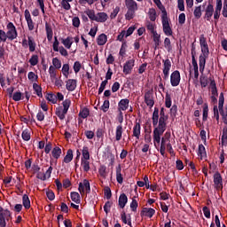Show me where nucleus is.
Listing matches in <instances>:
<instances>
[{"mask_svg": "<svg viewBox=\"0 0 227 227\" xmlns=\"http://www.w3.org/2000/svg\"><path fill=\"white\" fill-rule=\"evenodd\" d=\"M98 45H106L107 43V35L106 34H101L97 38Z\"/></svg>", "mask_w": 227, "mask_h": 227, "instance_id": "30", "label": "nucleus"}, {"mask_svg": "<svg viewBox=\"0 0 227 227\" xmlns=\"http://www.w3.org/2000/svg\"><path fill=\"white\" fill-rule=\"evenodd\" d=\"M145 102L148 107H153L155 105V101H153V95L152 94V91L148 90L145 94Z\"/></svg>", "mask_w": 227, "mask_h": 227, "instance_id": "16", "label": "nucleus"}, {"mask_svg": "<svg viewBox=\"0 0 227 227\" xmlns=\"http://www.w3.org/2000/svg\"><path fill=\"white\" fill-rule=\"evenodd\" d=\"M153 36L155 49H157V47H159V45H160V35H159L157 32H155L154 34H153Z\"/></svg>", "mask_w": 227, "mask_h": 227, "instance_id": "47", "label": "nucleus"}, {"mask_svg": "<svg viewBox=\"0 0 227 227\" xmlns=\"http://www.w3.org/2000/svg\"><path fill=\"white\" fill-rule=\"evenodd\" d=\"M200 82L201 88H207V86H208V78L203 74H201L200 77Z\"/></svg>", "mask_w": 227, "mask_h": 227, "instance_id": "40", "label": "nucleus"}, {"mask_svg": "<svg viewBox=\"0 0 227 227\" xmlns=\"http://www.w3.org/2000/svg\"><path fill=\"white\" fill-rule=\"evenodd\" d=\"M207 118H208V103H205L203 106V114H202L203 121H207Z\"/></svg>", "mask_w": 227, "mask_h": 227, "instance_id": "45", "label": "nucleus"}, {"mask_svg": "<svg viewBox=\"0 0 227 227\" xmlns=\"http://www.w3.org/2000/svg\"><path fill=\"white\" fill-rule=\"evenodd\" d=\"M141 217H153L155 215V209L152 207H144L140 213Z\"/></svg>", "mask_w": 227, "mask_h": 227, "instance_id": "17", "label": "nucleus"}, {"mask_svg": "<svg viewBox=\"0 0 227 227\" xmlns=\"http://www.w3.org/2000/svg\"><path fill=\"white\" fill-rule=\"evenodd\" d=\"M84 13L90 19V20H97V15H95V11L91 9H88L87 11L84 12Z\"/></svg>", "mask_w": 227, "mask_h": 227, "instance_id": "43", "label": "nucleus"}, {"mask_svg": "<svg viewBox=\"0 0 227 227\" xmlns=\"http://www.w3.org/2000/svg\"><path fill=\"white\" fill-rule=\"evenodd\" d=\"M111 207H113V202L109 200L106 201L103 207L104 212H106V214H109V212H111Z\"/></svg>", "mask_w": 227, "mask_h": 227, "instance_id": "58", "label": "nucleus"}, {"mask_svg": "<svg viewBox=\"0 0 227 227\" xmlns=\"http://www.w3.org/2000/svg\"><path fill=\"white\" fill-rule=\"evenodd\" d=\"M164 47L167 49L168 52L173 51V46H171V39L166 37L164 40Z\"/></svg>", "mask_w": 227, "mask_h": 227, "instance_id": "48", "label": "nucleus"}, {"mask_svg": "<svg viewBox=\"0 0 227 227\" xmlns=\"http://www.w3.org/2000/svg\"><path fill=\"white\" fill-rule=\"evenodd\" d=\"M22 203L26 210H29V208H31V200H29V196H27V194H24L22 196Z\"/></svg>", "mask_w": 227, "mask_h": 227, "instance_id": "28", "label": "nucleus"}, {"mask_svg": "<svg viewBox=\"0 0 227 227\" xmlns=\"http://www.w3.org/2000/svg\"><path fill=\"white\" fill-rule=\"evenodd\" d=\"M193 15L196 19H201V5L195 7Z\"/></svg>", "mask_w": 227, "mask_h": 227, "instance_id": "54", "label": "nucleus"}, {"mask_svg": "<svg viewBox=\"0 0 227 227\" xmlns=\"http://www.w3.org/2000/svg\"><path fill=\"white\" fill-rule=\"evenodd\" d=\"M75 88H77V80L68 79L66 83V90L67 91H75Z\"/></svg>", "mask_w": 227, "mask_h": 227, "instance_id": "19", "label": "nucleus"}, {"mask_svg": "<svg viewBox=\"0 0 227 227\" xmlns=\"http://www.w3.org/2000/svg\"><path fill=\"white\" fill-rule=\"evenodd\" d=\"M71 200L74 203L79 204V203H81V195L79 194V192H71Z\"/></svg>", "mask_w": 227, "mask_h": 227, "instance_id": "42", "label": "nucleus"}, {"mask_svg": "<svg viewBox=\"0 0 227 227\" xmlns=\"http://www.w3.org/2000/svg\"><path fill=\"white\" fill-rule=\"evenodd\" d=\"M218 109L224 125H227V106L224 107V93L221 92L218 99Z\"/></svg>", "mask_w": 227, "mask_h": 227, "instance_id": "4", "label": "nucleus"}, {"mask_svg": "<svg viewBox=\"0 0 227 227\" xmlns=\"http://www.w3.org/2000/svg\"><path fill=\"white\" fill-rule=\"evenodd\" d=\"M129 203V198L127 197V194L121 193L119 196V207L120 208H125V206Z\"/></svg>", "mask_w": 227, "mask_h": 227, "instance_id": "24", "label": "nucleus"}, {"mask_svg": "<svg viewBox=\"0 0 227 227\" xmlns=\"http://www.w3.org/2000/svg\"><path fill=\"white\" fill-rule=\"evenodd\" d=\"M61 42L66 49H71L72 43H74V42L72 41V37L70 36H67L66 39H61Z\"/></svg>", "mask_w": 227, "mask_h": 227, "instance_id": "34", "label": "nucleus"}, {"mask_svg": "<svg viewBox=\"0 0 227 227\" xmlns=\"http://www.w3.org/2000/svg\"><path fill=\"white\" fill-rule=\"evenodd\" d=\"M161 24L164 35L166 36H173V29L169 25V19L168 18V14L161 15Z\"/></svg>", "mask_w": 227, "mask_h": 227, "instance_id": "5", "label": "nucleus"}, {"mask_svg": "<svg viewBox=\"0 0 227 227\" xmlns=\"http://www.w3.org/2000/svg\"><path fill=\"white\" fill-rule=\"evenodd\" d=\"M129 104H130V100L128 98L121 99L118 104L119 111H127L129 109Z\"/></svg>", "mask_w": 227, "mask_h": 227, "instance_id": "22", "label": "nucleus"}, {"mask_svg": "<svg viewBox=\"0 0 227 227\" xmlns=\"http://www.w3.org/2000/svg\"><path fill=\"white\" fill-rule=\"evenodd\" d=\"M33 90L35 91L37 97L40 98L43 97V94L42 93V86L38 85V83H33Z\"/></svg>", "mask_w": 227, "mask_h": 227, "instance_id": "38", "label": "nucleus"}, {"mask_svg": "<svg viewBox=\"0 0 227 227\" xmlns=\"http://www.w3.org/2000/svg\"><path fill=\"white\" fill-rule=\"evenodd\" d=\"M25 20H27L28 31H33L35 29V22L31 18V12L27 9L25 10Z\"/></svg>", "mask_w": 227, "mask_h": 227, "instance_id": "14", "label": "nucleus"}, {"mask_svg": "<svg viewBox=\"0 0 227 227\" xmlns=\"http://www.w3.org/2000/svg\"><path fill=\"white\" fill-rule=\"evenodd\" d=\"M207 58L204 55H200L199 57V67H200V74H203L205 72V66L207 65Z\"/></svg>", "mask_w": 227, "mask_h": 227, "instance_id": "23", "label": "nucleus"}, {"mask_svg": "<svg viewBox=\"0 0 227 227\" xmlns=\"http://www.w3.org/2000/svg\"><path fill=\"white\" fill-rule=\"evenodd\" d=\"M213 113L216 121H219V113L221 114V112H219V106L217 105L213 106Z\"/></svg>", "mask_w": 227, "mask_h": 227, "instance_id": "60", "label": "nucleus"}, {"mask_svg": "<svg viewBox=\"0 0 227 227\" xmlns=\"http://www.w3.org/2000/svg\"><path fill=\"white\" fill-rule=\"evenodd\" d=\"M73 160L74 151H72V149H68L66 156L64 157L63 162H65V164H70V162H72Z\"/></svg>", "mask_w": 227, "mask_h": 227, "instance_id": "26", "label": "nucleus"}, {"mask_svg": "<svg viewBox=\"0 0 227 227\" xmlns=\"http://www.w3.org/2000/svg\"><path fill=\"white\" fill-rule=\"evenodd\" d=\"M96 22H106L107 20L108 16L106 12H98L96 16Z\"/></svg>", "mask_w": 227, "mask_h": 227, "instance_id": "32", "label": "nucleus"}, {"mask_svg": "<svg viewBox=\"0 0 227 227\" xmlns=\"http://www.w3.org/2000/svg\"><path fill=\"white\" fill-rule=\"evenodd\" d=\"M133 137H136V139H139L141 137V123L136 121L135 125L133 127Z\"/></svg>", "mask_w": 227, "mask_h": 227, "instance_id": "20", "label": "nucleus"}, {"mask_svg": "<svg viewBox=\"0 0 227 227\" xmlns=\"http://www.w3.org/2000/svg\"><path fill=\"white\" fill-rule=\"evenodd\" d=\"M63 106H59L56 108L55 114L59 118V120H65L67 114L68 113V109H70V106H72V100L69 98L65 99L62 102Z\"/></svg>", "mask_w": 227, "mask_h": 227, "instance_id": "3", "label": "nucleus"}, {"mask_svg": "<svg viewBox=\"0 0 227 227\" xmlns=\"http://www.w3.org/2000/svg\"><path fill=\"white\" fill-rule=\"evenodd\" d=\"M104 194L106 200H109L110 198H112L113 192H111V188H109V186L105 187Z\"/></svg>", "mask_w": 227, "mask_h": 227, "instance_id": "59", "label": "nucleus"}, {"mask_svg": "<svg viewBox=\"0 0 227 227\" xmlns=\"http://www.w3.org/2000/svg\"><path fill=\"white\" fill-rule=\"evenodd\" d=\"M52 47L54 52H59L61 56H64V58H67V56H68V51H67V49H65V47L63 46L59 47V41H58V36H54Z\"/></svg>", "mask_w": 227, "mask_h": 227, "instance_id": "8", "label": "nucleus"}, {"mask_svg": "<svg viewBox=\"0 0 227 227\" xmlns=\"http://www.w3.org/2000/svg\"><path fill=\"white\" fill-rule=\"evenodd\" d=\"M212 15H214V5L212 4H208L206 8L205 19L210 22V19H212Z\"/></svg>", "mask_w": 227, "mask_h": 227, "instance_id": "21", "label": "nucleus"}, {"mask_svg": "<svg viewBox=\"0 0 227 227\" xmlns=\"http://www.w3.org/2000/svg\"><path fill=\"white\" fill-rule=\"evenodd\" d=\"M165 111L166 109H164V107L160 108L158 128L153 129V139L154 145L155 143L160 145V136L166 132V129L168 127V123L166 122L168 121V115H166Z\"/></svg>", "mask_w": 227, "mask_h": 227, "instance_id": "1", "label": "nucleus"}, {"mask_svg": "<svg viewBox=\"0 0 227 227\" xmlns=\"http://www.w3.org/2000/svg\"><path fill=\"white\" fill-rule=\"evenodd\" d=\"M21 137L23 141H29L31 139V133L27 129L22 131Z\"/></svg>", "mask_w": 227, "mask_h": 227, "instance_id": "53", "label": "nucleus"}, {"mask_svg": "<svg viewBox=\"0 0 227 227\" xmlns=\"http://www.w3.org/2000/svg\"><path fill=\"white\" fill-rule=\"evenodd\" d=\"M222 10H223V0H216V5L214 12L215 20H219V17H221Z\"/></svg>", "mask_w": 227, "mask_h": 227, "instance_id": "15", "label": "nucleus"}, {"mask_svg": "<svg viewBox=\"0 0 227 227\" xmlns=\"http://www.w3.org/2000/svg\"><path fill=\"white\" fill-rule=\"evenodd\" d=\"M148 14L150 20L152 22H155V20H157V11H155L154 8H151L149 9Z\"/></svg>", "mask_w": 227, "mask_h": 227, "instance_id": "39", "label": "nucleus"}, {"mask_svg": "<svg viewBox=\"0 0 227 227\" xmlns=\"http://www.w3.org/2000/svg\"><path fill=\"white\" fill-rule=\"evenodd\" d=\"M171 94H169V92H166V96H165V106L169 109L171 107Z\"/></svg>", "mask_w": 227, "mask_h": 227, "instance_id": "46", "label": "nucleus"}, {"mask_svg": "<svg viewBox=\"0 0 227 227\" xmlns=\"http://www.w3.org/2000/svg\"><path fill=\"white\" fill-rule=\"evenodd\" d=\"M61 148L56 146L52 149L51 151V155L54 159H56V160H58V159H59L61 157Z\"/></svg>", "mask_w": 227, "mask_h": 227, "instance_id": "33", "label": "nucleus"}, {"mask_svg": "<svg viewBox=\"0 0 227 227\" xmlns=\"http://www.w3.org/2000/svg\"><path fill=\"white\" fill-rule=\"evenodd\" d=\"M6 28L8 29L6 35H7V40H10V42H13L19 36V34L17 33V27H15V25H13L12 22H9L6 26Z\"/></svg>", "mask_w": 227, "mask_h": 227, "instance_id": "6", "label": "nucleus"}, {"mask_svg": "<svg viewBox=\"0 0 227 227\" xmlns=\"http://www.w3.org/2000/svg\"><path fill=\"white\" fill-rule=\"evenodd\" d=\"M163 63V79L168 81L169 79V70H171V60L169 59H162Z\"/></svg>", "mask_w": 227, "mask_h": 227, "instance_id": "9", "label": "nucleus"}, {"mask_svg": "<svg viewBox=\"0 0 227 227\" xmlns=\"http://www.w3.org/2000/svg\"><path fill=\"white\" fill-rule=\"evenodd\" d=\"M154 4H156L157 8L160 10L162 15H168V12L166 11V7L162 4V2L160 0H153Z\"/></svg>", "mask_w": 227, "mask_h": 227, "instance_id": "31", "label": "nucleus"}, {"mask_svg": "<svg viewBox=\"0 0 227 227\" xmlns=\"http://www.w3.org/2000/svg\"><path fill=\"white\" fill-rule=\"evenodd\" d=\"M121 219L122 223H124V224H128V226L132 227V222H131L130 218L129 220H127V214H125V211H123L121 214Z\"/></svg>", "mask_w": 227, "mask_h": 227, "instance_id": "44", "label": "nucleus"}, {"mask_svg": "<svg viewBox=\"0 0 227 227\" xmlns=\"http://www.w3.org/2000/svg\"><path fill=\"white\" fill-rule=\"evenodd\" d=\"M81 166L85 173L90 171V161L82 158Z\"/></svg>", "mask_w": 227, "mask_h": 227, "instance_id": "41", "label": "nucleus"}, {"mask_svg": "<svg viewBox=\"0 0 227 227\" xmlns=\"http://www.w3.org/2000/svg\"><path fill=\"white\" fill-rule=\"evenodd\" d=\"M78 116L80 118H82L83 120H86L88 116H90V109L84 107L82 110H80Z\"/></svg>", "mask_w": 227, "mask_h": 227, "instance_id": "37", "label": "nucleus"}, {"mask_svg": "<svg viewBox=\"0 0 227 227\" xmlns=\"http://www.w3.org/2000/svg\"><path fill=\"white\" fill-rule=\"evenodd\" d=\"M214 184L216 191H223V176H221L219 172L214 175Z\"/></svg>", "mask_w": 227, "mask_h": 227, "instance_id": "12", "label": "nucleus"}, {"mask_svg": "<svg viewBox=\"0 0 227 227\" xmlns=\"http://www.w3.org/2000/svg\"><path fill=\"white\" fill-rule=\"evenodd\" d=\"M12 98V100H14V102H20V100H24V97H22L21 92H14Z\"/></svg>", "mask_w": 227, "mask_h": 227, "instance_id": "49", "label": "nucleus"}, {"mask_svg": "<svg viewBox=\"0 0 227 227\" xmlns=\"http://www.w3.org/2000/svg\"><path fill=\"white\" fill-rule=\"evenodd\" d=\"M126 8L128 9L125 19L126 20H132L136 17V12H137V2L134 0H125Z\"/></svg>", "mask_w": 227, "mask_h": 227, "instance_id": "2", "label": "nucleus"}, {"mask_svg": "<svg viewBox=\"0 0 227 227\" xmlns=\"http://www.w3.org/2000/svg\"><path fill=\"white\" fill-rule=\"evenodd\" d=\"M200 44L201 52H202L200 56L208 58V55L210 54V51L208 50V43H207V38H205V35H201L200 37Z\"/></svg>", "mask_w": 227, "mask_h": 227, "instance_id": "7", "label": "nucleus"}, {"mask_svg": "<svg viewBox=\"0 0 227 227\" xmlns=\"http://www.w3.org/2000/svg\"><path fill=\"white\" fill-rule=\"evenodd\" d=\"M84 188L87 194H90V192H91V186L90 185V181H88L87 179H84L83 183L79 184L78 191L81 194L84 192Z\"/></svg>", "mask_w": 227, "mask_h": 227, "instance_id": "13", "label": "nucleus"}, {"mask_svg": "<svg viewBox=\"0 0 227 227\" xmlns=\"http://www.w3.org/2000/svg\"><path fill=\"white\" fill-rule=\"evenodd\" d=\"M222 145H227V129H223Z\"/></svg>", "mask_w": 227, "mask_h": 227, "instance_id": "63", "label": "nucleus"}, {"mask_svg": "<svg viewBox=\"0 0 227 227\" xmlns=\"http://www.w3.org/2000/svg\"><path fill=\"white\" fill-rule=\"evenodd\" d=\"M28 80L31 81V82H35V81H38V75L35 74L34 72H29Z\"/></svg>", "mask_w": 227, "mask_h": 227, "instance_id": "62", "label": "nucleus"}, {"mask_svg": "<svg viewBox=\"0 0 227 227\" xmlns=\"http://www.w3.org/2000/svg\"><path fill=\"white\" fill-rule=\"evenodd\" d=\"M116 181L119 184H123V176L121 175V165L116 167Z\"/></svg>", "mask_w": 227, "mask_h": 227, "instance_id": "29", "label": "nucleus"}, {"mask_svg": "<svg viewBox=\"0 0 227 227\" xmlns=\"http://www.w3.org/2000/svg\"><path fill=\"white\" fill-rule=\"evenodd\" d=\"M28 62L32 67H36V65H38V55H33Z\"/></svg>", "mask_w": 227, "mask_h": 227, "instance_id": "57", "label": "nucleus"}, {"mask_svg": "<svg viewBox=\"0 0 227 227\" xmlns=\"http://www.w3.org/2000/svg\"><path fill=\"white\" fill-rule=\"evenodd\" d=\"M198 155L200 157H205V155H207V151H206L205 145H203V144L199 145Z\"/></svg>", "mask_w": 227, "mask_h": 227, "instance_id": "51", "label": "nucleus"}, {"mask_svg": "<svg viewBox=\"0 0 227 227\" xmlns=\"http://www.w3.org/2000/svg\"><path fill=\"white\" fill-rule=\"evenodd\" d=\"M45 31L48 42H51L52 36H54V32H52V27H51V25H49L47 22L45 23Z\"/></svg>", "mask_w": 227, "mask_h": 227, "instance_id": "25", "label": "nucleus"}, {"mask_svg": "<svg viewBox=\"0 0 227 227\" xmlns=\"http://www.w3.org/2000/svg\"><path fill=\"white\" fill-rule=\"evenodd\" d=\"M49 74H50L51 79H56V67L53 66H51L49 67Z\"/></svg>", "mask_w": 227, "mask_h": 227, "instance_id": "61", "label": "nucleus"}, {"mask_svg": "<svg viewBox=\"0 0 227 227\" xmlns=\"http://www.w3.org/2000/svg\"><path fill=\"white\" fill-rule=\"evenodd\" d=\"M121 136H123V125L120 124L115 129V139L116 141H121Z\"/></svg>", "mask_w": 227, "mask_h": 227, "instance_id": "27", "label": "nucleus"}, {"mask_svg": "<svg viewBox=\"0 0 227 227\" xmlns=\"http://www.w3.org/2000/svg\"><path fill=\"white\" fill-rule=\"evenodd\" d=\"M222 15L225 19H227V0H223V7L222 11Z\"/></svg>", "mask_w": 227, "mask_h": 227, "instance_id": "64", "label": "nucleus"}, {"mask_svg": "<svg viewBox=\"0 0 227 227\" xmlns=\"http://www.w3.org/2000/svg\"><path fill=\"white\" fill-rule=\"evenodd\" d=\"M136 63V59H131L125 62L123 66V74L125 75H130L132 74V70L134 69Z\"/></svg>", "mask_w": 227, "mask_h": 227, "instance_id": "10", "label": "nucleus"}, {"mask_svg": "<svg viewBox=\"0 0 227 227\" xmlns=\"http://www.w3.org/2000/svg\"><path fill=\"white\" fill-rule=\"evenodd\" d=\"M82 67V65L81 64V62L80 61H75L74 66H73L74 74H79V72H81Z\"/></svg>", "mask_w": 227, "mask_h": 227, "instance_id": "55", "label": "nucleus"}, {"mask_svg": "<svg viewBox=\"0 0 227 227\" xmlns=\"http://www.w3.org/2000/svg\"><path fill=\"white\" fill-rule=\"evenodd\" d=\"M181 76H180V71L176 70L170 74V84L174 88L178 86L180 84Z\"/></svg>", "mask_w": 227, "mask_h": 227, "instance_id": "11", "label": "nucleus"}, {"mask_svg": "<svg viewBox=\"0 0 227 227\" xmlns=\"http://www.w3.org/2000/svg\"><path fill=\"white\" fill-rule=\"evenodd\" d=\"M160 117H159V109L157 107H154V111L153 113V126L154 127V130L156 129H159V120Z\"/></svg>", "mask_w": 227, "mask_h": 227, "instance_id": "18", "label": "nucleus"}, {"mask_svg": "<svg viewBox=\"0 0 227 227\" xmlns=\"http://www.w3.org/2000/svg\"><path fill=\"white\" fill-rule=\"evenodd\" d=\"M46 99H47L49 102H51V104H58V100H57L56 95H54V94H52V93L47 94Z\"/></svg>", "mask_w": 227, "mask_h": 227, "instance_id": "50", "label": "nucleus"}, {"mask_svg": "<svg viewBox=\"0 0 227 227\" xmlns=\"http://www.w3.org/2000/svg\"><path fill=\"white\" fill-rule=\"evenodd\" d=\"M8 40V35L4 30L0 29V43H4Z\"/></svg>", "mask_w": 227, "mask_h": 227, "instance_id": "52", "label": "nucleus"}, {"mask_svg": "<svg viewBox=\"0 0 227 227\" xmlns=\"http://www.w3.org/2000/svg\"><path fill=\"white\" fill-rule=\"evenodd\" d=\"M28 47L30 52H35V51H36V43L31 36H28Z\"/></svg>", "mask_w": 227, "mask_h": 227, "instance_id": "35", "label": "nucleus"}, {"mask_svg": "<svg viewBox=\"0 0 227 227\" xmlns=\"http://www.w3.org/2000/svg\"><path fill=\"white\" fill-rule=\"evenodd\" d=\"M82 155L83 160H90V148L88 146H83Z\"/></svg>", "mask_w": 227, "mask_h": 227, "instance_id": "36", "label": "nucleus"}, {"mask_svg": "<svg viewBox=\"0 0 227 227\" xmlns=\"http://www.w3.org/2000/svg\"><path fill=\"white\" fill-rule=\"evenodd\" d=\"M52 65H53V67L59 70V68H61V60H59V59H58V58H53L52 59Z\"/></svg>", "mask_w": 227, "mask_h": 227, "instance_id": "56", "label": "nucleus"}]
</instances>
